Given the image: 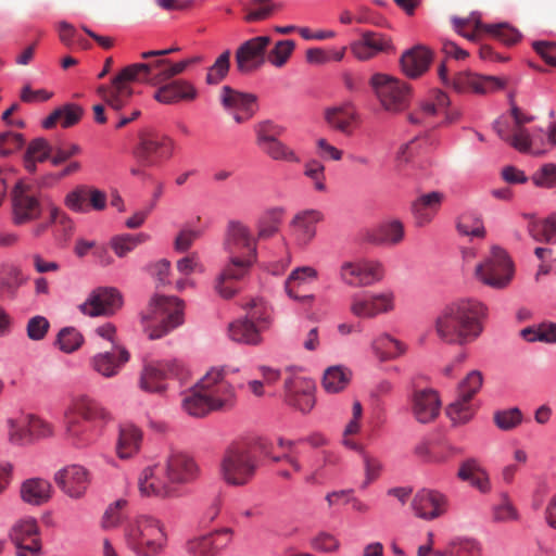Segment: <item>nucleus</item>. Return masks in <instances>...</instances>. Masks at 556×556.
I'll list each match as a JSON object with an SVG mask.
<instances>
[{
  "mask_svg": "<svg viewBox=\"0 0 556 556\" xmlns=\"http://www.w3.org/2000/svg\"><path fill=\"white\" fill-rule=\"evenodd\" d=\"M488 306L472 298H462L444 305L433 319L438 339L447 345L465 346L483 333Z\"/></svg>",
  "mask_w": 556,
  "mask_h": 556,
  "instance_id": "f257e3e1",
  "label": "nucleus"
},
{
  "mask_svg": "<svg viewBox=\"0 0 556 556\" xmlns=\"http://www.w3.org/2000/svg\"><path fill=\"white\" fill-rule=\"evenodd\" d=\"M110 420L111 414L96 400L87 395L73 397L63 414L65 438L75 447H88Z\"/></svg>",
  "mask_w": 556,
  "mask_h": 556,
  "instance_id": "f03ea898",
  "label": "nucleus"
},
{
  "mask_svg": "<svg viewBox=\"0 0 556 556\" xmlns=\"http://www.w3.org/2000/svg\"><path fill=\"white\" fill-rule=\"evenodd\" d=\"M152 58L144 63H134L125 66L111 81L110 85H100L98 94L112 109L118 111L124 108L131 98L134 90L129 85L131 81H139L152 86L160 85L165 79H159V74L167 67V60Z\"/></svg>",
  "mask_w": 556,
  "mask_h": 556,
  "instance_id": "7ed1b4c3",
  "label": "nucleus"
},
{
  "mask_svg": "<svg viewBox=\"0 0 556 556\" xmlns=\"http://www.w3.org/2000/svg\"><path fill=\"white\" fill-rule=\"evenodd\" d=\"M126 547L136 556H159L168 543L165 523L151 515H139L124 526Z\"/></svg>",
  "mask_w": 556,
  "mask_h": 556,
  "instance_id": "20e7f679",
  "label": "nucleus"
},
{
  "mask_svg": "<svg viewBox=\"0 0 556 556\" xmlns=\"http://www.w3.org/2000/svg\"><path fill=\"white\" fill-rule=\"evenodd\" d=\"M185 303L174 295H153L141 312V326L151 340L160 339L184 323Z\"/></svg>",
  "mask_w": 556,
  "mask_h": 556,
  "instance_id": "39448f33",
  "label": "nucleus"
},
{
  "mask_svg": "<svg viewBox=\"0 0 556 556\" xmlns=\"http://www.w3.org/2000/svg\"><path fill=\"white\" fill-rule=\"evenodd\" d=\"M258 463L250 446L244 444L230 445L220 460V475L229 485L247 484L254 476Z\"/></svg>",
  "mask_w": 556,
  "mask_h": 556,
  "instance_id": "423d86ee",
  "label": "nucleus"
},
{
  "mask_svg": "<svg viewBox=\"0 0 556 556\" xmlns=\"http://www.w3.org/2000/svg\"><path fill=\"white\" fill-rule=\"evenodd\" d=\"M247 315L243 319L231 323L228 327V336L232 341L244 344H258L261 333L269 323V312L261 302L252 300L245 306Z\"/></svg>",
  "mask_w": 556,
  "mask_h": 556,
  "instance_id": "0eeeda50",
  "label": "nucleus"
},
{
  "mask_svg": "<svg viewBox=\"0 0 556 556\" xmlns=\"http://www.w3.org/2000/svg\"><path fill=\"white\" fill-rule=\"evenodd\" d=\"M369 85L386 111L397 113L408 106L409 87L405 83L390 75L376 73Z\"/></svg>",
  "mask_w": 556,
  "mask_h": 556,
  "instance_id": "6e6552de",
  "label": "nucleus"
},
{
  "mask_svg": "<svg viewBox=\"0 0 556 556\" xmlns=\"http://www.w3.org/2000/svg\"><path fill=\"white\" fill-rule=\"evenodd\" d=\"M475 276L491 288L503 289L513 279V263L503 249L494 247L491 255L476 266Z\"/></svg>",
  "mask_w": 556,
  "mask_h": 556,
  "instance_id": "1a4fd4ad",
  "label": "nucleus"
},
{
  "mask_svg": "<svg viewBox=\"0 0 556 556\" xmlns=\"http://www.w3.org/2000/svg\"><path fill=\"white\" fill-rule=\"evenodd\" d=\"M438 75L445 86L452 87L458 93L484 94L504 87V83L495 76H482L469 71L459 72L448 78L445 63L440 64Z\"/></svg>",
  "mask_w": 556,
  "mask_h": 556,
  "instance_id": "9d476101",
  "label": "nucleus"
},
{
  "mask_svg": "<svg viewBox=\"0 0 556 556\" xmlns=\"http://www.w3.org/2000/svg\"><path fill=\"white\" fill-rule=\"evenodd\" d=\"M381 263L374 260L344 261L338 270L340 281L352 288L369 287L383 278Z\"/></svg>",
  "mask_w": 556,
  "mask_h": 556,
  "instance_id": "9b49d317",
  "label": "nucleus"
},
{
  "mask_svg": "<svg viewBox=\"0 0 556 556\" xmlns=\"http://www.w3.org/2000/svg\"><path fill=\"white\" fill-rule=\"evenodd\" d=\"M184 374V365L176 359L151 362L143 367L140 387L147 392L161 393L167 388V379L172 377L182 378Z\"/></svg>",
  "mask_w": 556,
  "mask_h": 556,
  "instance_id": "f8f14e48",
  "label": "nucleus"
},
{
  "mask_svg": "<svg viewBox=\"0 0 556 556\" xmlns=\"http://www.w3.org/2000/svg\"><path fill=\"white\" fill-rule=\"evenodd\" d=\"M286 403L306 414L315 406V383L312 379L289 372L283 380Z\"/></svg>",
  "mask_w": 556,
  "mask_h": 556,
  "instance_id": "ddd939ff",
  "label": "nucleus"
},
{
  "mask_svg": "<svg viewBox=\"0 0 556 556\" xmlns=\"http://www.w3.org/2000/svg\"><path fill=\"white\" fill-rule=\"evenodd\" d=\"M123 305L121 292L112 287H99L92 290L78 309L88 317L112 316Z\"/></svg>",
  "mask_w": 556,
  "mask_h": 556,
  "instance_id": "4468645a",
  "label": "nucleus"
},
{
  "mask_svg": "<svg viewBox=\"0 0 556 556\" xmlns=\"http://www.w3.org/2000/svg\"><path fill=\"white\" fill-rule=\"evenodd\" d=\"M394 294L392 292L354 293L350 299V312L353 316L362 319H371L379 314L393 311Z\"/></svg>",
  "mask_w": 556,
  "mask_h": 556,
  "instance_id": "2eb2a0df",
  "label": "nucleus"
},
{
  "mask_svg": "<svg viewBox=\"0 0 556 556\" xmlns=\"http://www.w3.org/2000/svg\"><path fill=\"white\" fill-rule=\"evenodd\" d=\"M224 249L228 255L257 258V239L250 228L239 220H229L225 231Z\"/></svg>",
  "mask_w": 556,
  "mask_h": 556,
  "instance_id": "dca6fc26",
  "label": "nucleus"
},
{
  "mask_svg": "<svg viewBox=\"0 0 556 556\" xmlns=\"http://www.w3.org/2000/svg\"><path fill=\"white\" fill-rule=\"evenodd\" d=\"M41 204L29 185L17 182L12 191V220L21 226L37 219Z\"/></svg>",
  "mask_w": 556,
  "mask_h": 556,
  "instance_id": "f3484780",
  "label": "nucleus"
},
{
  "mask_svg": "<svg viewBox=\"0 0 556 556\" xmlns=\"http://www.w3.org/2000/svg\"><path fill=\"white\" fill-rule=\"evenodd\" d=\"M167 481L177 492L179 486L194 482L200 476V469L194 459L184 452H172L164 464Z\"/></svg>",
  "mask_w": 556,
  "mask_h": 556,
  "instance_id": "a211bd4d",
  "label": "nucleus"
},
{
  "mask_svg": "<svg viewBox=\"0 0 556 556\" xmlns=\"http://www.w3.org/2000/svg\"><path fill=\"white\" fill-rule=\"evenodd\" d=\"M255 262L254 257L229 255L228 263L216 278V292L224 299L232 298L238 292L233 282L243 279Z\"/></svg>",
  "mask_w": 556,
  "mask_h": 556,
  "instance_id": "6ab92c4d",
  "label": "nucleus"
},
{
  "mask_svg": "<svg viewBox=\"0 0 556 556\" xmlns=\"http://www.w3.org/2000/svg\"><path fill=\"white\" fill-rule=\"evenodd\" d=\"M199 383L214 410L232 404L235 389L225 380L223 369L212 368L199 380Z\"/></svg>",
  "mask_w": 556,
  "mask_h": 556,
  "instance_id": "aec40b11",
  "label": "nucleus"
},
{
  "mask_svg": "<svg viewBox=\"0 0 556 556\" xmlns=\"http://www.w3.org/2000/svg\"><path fill=\"white\" fill-rule=\"evenodd\" d=\"M54 481L65 495L80 500L86 495L91 478L85 467L70 465L55 472Z\"/></svg>",
  "mask_w": 556,
  "mask_h": 556,
  "instance_id": "412c9836",
  "label": "nucleus"
},
{
  "mask_svg": "<svg viewBox=\"0 0 556 556\" xmlns=\"http://www.w3.org/2000/svg\"><path fill=\"white\" fill-rule=\"evenodd\" d=\"M173 150V141L157 132H147L140 137L135 156L143 166H153L159 159L169 157Z\"/></svg>",
  "mask_w": 556,
  "mask_h": 556,
  "instance_id": "4be33fe9",
  "label": "nucleus"
},
{
  "mask_svg": "<svg viewBox=\"0 0 556 556\" xmlns=\"http://www.w3.org/2000/svg\"><path fill=\"white\" fill-rule=\"evenodd\" d=\"M271 38L257 36L244 41L236 51V64L240 73H250L261 67L266 60V50Z\"/></svg>",
  "mask_w": 556,
  "mask_h": 556,
  "instance_id": "5701e85b",
  "label": "nucleus"
},
{
  "mask_svg": "<svg viewBox=\"0 0 556 556\" xmlns=\"http://www.w3.org/2000/svg\"><path fill=\"white\" fill-rule=\"evenodd\" d=\"M220 102L238 124L249 121L256 111V97L254 94L240 92L229 86L222 88Z\"/></svg>",
  "mask_w": 556,
  "mask_h": 556,
  "instance_id": "b1692460",
  "label": "nucleus"
},
{
  "mask_svg": "<svg viewBox=\"0 0 556 556\" xmlns=\"http://www.w3.org/2000/svg\"><path fill=\"white\" fill-rule=\"evenodd\" d=\"M139 491L144 496L170 497L176 495L162 464L146 467L138 479Z\"/></svg>",
  "mask_w": 556,
  "mask_h": 556,
  "instance_id": "393cba45",
  "label": "nucleus"
},
{
  "mask_svg": "<svg viewBox=\"0 0 556 556\" xmlns=\"http://www.w3.org/2000/svg\"><path fill=\"white\" fill-rule=\"evenodd\" d=\"M353 55L359 61H368L379 53H390L394 47L390 37L384 34L365 30L351 43Z\"/></svg>",
  "mask_w": 556,
  "mask_h": 556,
  "instance_id": "a878e982",
  "label": "nucleus"
},
{
  "mask_svg": "<svg viewBox=\"0 0 556 556\" xmlns=\"http://www.w3.org/2000/svg\"><path fill=\"white\" fill-rule=\"evenodd\" d=\"M324 219L318 210H304L296 213L290 222V237L301 248L308 245L317 233V224Z\"/></svg>",
  "mask_w": 556,
  "mask_h": 556,
  "instance_id": "bb28decb",
  "label": "nucleus"
},
{
  "mask_svg": "<svg viewBox=\"0 0 556 556\" xmlns=\"http://www.w3.org/2000/svg\"><path fill=\"white\" fill-rule=\"evenodd\" d=\"M232 534V529L224 528L214 534L193 538L186 543V552L190 556H215L230 543Z\"/></svg>",
  "mask_w": 556,
  "mask_h": 556,
  "instance_id": "cd10ccee",
  "label": "nucleus"
},
{
  "mask_svg": "<svg viewBox=\"0 0 556 556\" xmlns=\"http://www.w3.org/2000/svg\"><path fill=\"white\" fill-rule=\"evenodd\" d=\"M412 508L417 517L432 520L446 511L447 500L438 491L422 489L415 494Z\"/></svg>",
  "mask_w": 556,
  "mask_h": 556,
  "instance_id": "c85d7f7f",
  "label": "nucleus"
},
{
  "mask_svg": "<svg viewBox=\"0 0 556 556\" xmlns=\"http://www.w3.org/2000/svg\"><path fill=\"white\" fill-rule=\"evenodd\" d=\"M129 361L128 351L122 345H114L109 351L100 352L90 358L92 369L105 378L116 376Z\"/></svg>",
  "mask_w": 556,
  "mask_h": 556,
  "instance_id": "c756f323",
  "label": "nucleus"
},
{
  "mask_svg": "<svg viewBox=\"0 0 556 556\" xmlns=\"http://www.w3.org/2000/svg\"><path fill=\"white\" fill-rule=\"evenodd\" d=\"M11 539L14 544H24L29 541V545H25L28 551L16 552L17 556H39L41 552V542L39 539V527L35 518H26L14 525L11 531Z\"/></svg>",
  "mask_w": 556,
  "mask_h": 556,
  "instance_id": "7c9ffc66",
  "label": "nucleus"
},
{
  "mask_svg": "<svg viewBox=\"0 0 556 556\" xmlns=\"http://www.w3.org/2000/svg\"><path fill=\"white\" fill-rule=\"evenodd\" d=\"M410 402L412 413L416 420L421 424L434 420L440 413L441 402L434 390H415Z\"/></svg>",
  "mask_w": 556,
  "mask_h": 556,
  "instance_id": "2f4dec72",
  "label": "nucleus"
},
{
  "mask_svg": "<svg viewBox=\"0 0 556 556\" xmlns=\"http://www.w3.org/2000/svg\"><path fill=\"white\" fill-rule=\"evenodd\" d=\"M511 115L515 121L511 146L520 152H531L533 154L543 153L545 150L538 147V140H541V135H530L527 129L522 127L523 124L531 122L532 118L523 115L516 106L511 109Z\"/></svg>",
  "mask_w": 556,
  "mask_h": 556,
  "instance_id": "473e14b6",
  "label": "nucleus"
},
{
  "mask_svg": "<svg viewBox=\"0 0 556 556\" xmlns=\"http://www.w3.org/2000/svg\"><path fill=\"white\" fill-rule=\"evenodd\" d=\"M444 194L440 191H431L419 195L412 203V214L417 227L429 225L438 214Z\"/></svg>",
  "mask_w": 556,
  "mask_h": 556,
  "instance_id": "72a5a7b5",
  "label": "nucleus"
},
{
  "mask_svg": "<svg viewBox=\"0 0 556 556\" xmlns=\"http://www.w3.org/2000/svg\"><path fill=\"white\" fill-rule=\"evenodd\" d=\"M143 434L136 425L126 422L118 428L115 452L119 459L126 460L136 456L141 447Z\"/></svg>",
  "mask_w": 556,
  "mask_h": 556,
  "instance_id": "f704fd0d",
  "label": "nucleus"
},
{
  "mask_svg": "<svg viewBox=\"0 0 556 556\" xmlns=\"http://www.w3.org/2000/svg\"><path fill=\"white\" fill-rule=\"evenodd\" d=\"M198 91L195 87L184 79H177L160 87L154 99L160 103L173 104L178 101H192L197 98Z\"/></svg>",
  "mask_w": 556,
  "mask_h": 556,
  "instance_id": "c9c22d12",
  "label": "nucleus"
},
{
  "mask_svg": "<svg viewBox=\"0 0 556 556\" xmlns=\"http://www.w3.org/2000/svg\"><path fill=\"white\" fill-rule=\"evenodd\" d=\"M31 413L18 412L7 419L8 440L16 446L33 444Z\"/></svg>",
  "mask_w": 556,
  "mask_h": 556,
  "instance_id": "e433bc0d",
  "label": "nucleus"
},
{
  "mask_svg": "<svg viewBox=\"0 0 556 556\" xmlns=\"http://www.w3.org/2000/svg\"><path fill=\"white\" fill-rule=\"evenodd\" d=\"M432 52L425 46H416L403 53L401 66L404 74L410 78L422 75L429 67Z\"/></svg>",
  "mask_w": 556,
  "mask_h": 556,
  "instance_id": "4c0bfd02",
  "label": "nucleus"
},
{
  "mask_svg": "<svg viewBox=\"0 0 556 556\" xmlns=\"http://www.w3.org/2000/svg\"><path fill=\"white\" fill-rule=\"evenodd\" d=\"M404 225L399 219L380 224L377 228L367 230L365 239L375 244H399L404 238Z\"/></svg>",
  "mask_w": 556,
  "mask_h": 556,
  "instance_id": "58836bf2",
  "label": "nucleus"
},
{
  "mask_svg": "<svg viewBox=\"0 0 556 556\" xmlns=\"http://www.w3.org/2000/svg\"><path fill=\"white\" fill-rule=\"evenodd\" d=\"M325 117L330 127L342 134L351 135L353 132V125L357 119V113L352 103L346 102L327 109Z\"/></svg>",
  "mask_w": 556,
  "mask_h": 556,
  "instance_id": "ea45409f",
  "label": "nucleus"
},
{
  "mask_svg": "<svg viewBox=\"0 0 556 556\" xmlns=\"http://www.w3.org/2000/svg\"><path fill=\"white\" fill-rule=\"evenodd\" d=\"M522 217L528 219V232L534 240L547 243L556 242V213L541 220L528 213L522 214Z\"/></svg>",
  "mask_w": 556,
  "mask_h": 556,
  "instance_id": "a19ab883",
  "label": "nucleus"
},
{
  "mask_svg": "<svg viewBox=\"0 0 556 556\" xmlns=\"http://www.w3.org/2000/svg\"><path fill=\"white\" fill-rule=\"evenodd\" d=\"M52 495V486L49 481L40 478H31L23 482L21 486L22 500L30 505H42Z\"/></svg>",
  "mask_w": 556,
  "mask_h": 556,
  "instance_id": "79ce46f5",
  "label": "nucleus"
},
{
  "mask_svg": "<svg viewBox=\"0 0 556 556\" xmlns=\"http://www.w3.org/2000/svg\"><path fill=\"white\" fill-rule=\"evenodd\" d=\"M181 405L193 417H203L214 410L199 382L182 393Z\"/></svg>",
  "mask_w": 556,
  "mask_h": 556,
  "instance_id": "37998d69",
  "label": "nucleus"
},
{
  "mask_svg": "<svg viewBox=\"0 0 556 556\" xmlns=\"http://www.w3.org/2000/svg\"><path fill=\"white\" fill-rule=\"evenodd\" d=\"M317 275V270L311 266H302L293 269L285 283L287 294L291 299L300 302H311L314 296L311 294L301 295L299 294V289L307 279H316Z\"/></svg>",
  "mask_w": 556,
  "mask_h": 556,
  "instance_id": "c03bdc74",
  "label": "nucleus"
},
{
  "mask_svg": "<svg viewBox=\"0 0 556 556\" xmlns=\"http://www.w3.org/2000/svg\"><path fill=\"white\" fill-rule=\"evenodd\" d=\"M371 351L380 362H387L403 355L406 352V346L384 332L372 340Z\"/></svg>",
  "mask_w": 556,
  "mask_h": 556,
  "instance_id": "a18cd8bd",
  "label": "nucleus"
},
{
  "mask_svg": "<svg viewBox=\"0 0 556 556\" xmlns=\"http://www.w3.org/2000/svg\"><path fill=\"white\" fill-rule=\"evenodd\" d=\"M83 109L73 103L65 104L55 109L47 118L42 121V127L51 129L60 124L63 128H68L77 124L83 116Z\"/></svg>",
  "mask_w": 556,
  "mask_h": 556,
  "instance_id": "49530a36",
  "label": "nucleus"
},
{
  "mask_svg": "<svg viewBox=\"0 0 556 556\" xmlns=\"http://www.w3.org/2000/svg\"><path fill=\"white\" fill-rule=\"evenodd\" d=\"M53 152V147L45 138H37L33 140L26 151L24 163L28 172L33 173L36 169V162H43L48 160Z\"/></svg>",
  "mask_w": 556,
  "mask_h": 556,
  "instance_id": "de8ad7c7",
  "label": "nucleus"
},
{
  "mask_svg": "<svg viewBox=\"0 0 556 556\" xmlns=\"http://www.w3.org/2000/svg\"><path fill=\"white\" fill-rule=\"evenodd\" d=\"M350 379V370L342 366H332L324 374L323 387L328 393H338L349 384Z\"/></svg>",
  "mask_w": 556,
  "mask_h": 556,
  "instance_id": "09e8293b",
  "label": "nucleus"
},
{
  "mask_svg": "<svg viewBox=\"0 0 556 556\" xmlns=\"http://www.w3.org/2000/svg\"><path fill=\"white\" fill-rule=\"evenodd\" d=\"M475 414L471 400L458 393L457 399L446 408V415L453 424H466Z\"/></svg>",
  "mask_w": 556,
  "mask_h": 556,
  "instance_id": "8fccbe9b",
  "label": "nucleus"
},
{
  "mask_svg": "<svg viewBox=\"0 0 556 556\" xmlns=\"http://www.w3.org/2000/svg\"><path fill=\"white\" fill-rule=\"evenodd\" d=\"M261 149L274 161H282L289 163L300 162V157L295 151L277 138H274L266 144L262 146Z\"/></svg>",
  "mask_w": 556,
  "mask_h": 556,
  "instance_id": "3c124183",
  "label": "nucleus"
},
{
  "mask_svg": "<svg viewBox=\"0 0 556 556\" xmlns=\"http://www.w3.org/2000/svg\"><path fill=\"white\" fill-rule=\"evenodd\" d=\"M148 239L149 236L142 232L137 235L126 233L113 237L110 244L118 257H124L136 247L146 242Z\"/></svg>",
  "mask_w": 556,
  "mask_h": 556,
  "instance_id": "603ef678",
  "label": "nucleus"
},
{
  "mask_svg": "<svg viewBox=\"0 0 556 556\" xmlns=\"http://www.w3.org/2000/svg\"><path fill=\"white\" fill-rule=\"evenodd\" d=\"M520 334L528 342L556 343V324L543 323L539 326L527 327L521 330Z\"/></svg>",
  "mask_w": 556,
  "mask_h": 556,
  "instance_id": "864d4df0",
  "label": "nucleus"
},
{
  "mask_svg": "<svg viewBox=\"0 0 556 556\" xmlns=\"http://www.w3.org/2000/svg\"><path fill=\"white\" fill-rule=\"evenodd\" d=\"M456 229L462 236L483 238L485 229L482 220L475 214H462L456 220Z\"/></svg>",
  "mask_w": 556,
  "mask_h": 556,
  "instance_id": "5fc2aeb1",
  "label": "nucleus"
},
{
  "mask_svg": "<svg viewBox=\"0 0 556 556\" xmlns=\"http://www.w3.org/2000/svg\"><path fill=\"white\" fill-rule=\"evenodd\" d=\"M230 51H224L214 62L212 66L207 68L205 81L208 85H217L223 81L230 67Z\"/></svg>",
  "mask_w": 556,
  "mask_h": 556,
  "instance_id": "6e6d98bb",
  "label": "nucleus"
},
{
  "mask_svg": "<svg viewBox=\"0 0 556 556\" xmlns=\"http://www.w3.org/2000/svg\"><path fill=\"white\" fill-rule=\"evenodd\" d=\"M281 214L282 211L280 208L267 211L257 223L256 239H268L273 237L278 230Z\"/></svg>",
  "mask_w": 556,
  "mask_h": 556,
  "instance_id": "4d7b16f0",
  "label": "nucleus"
},
{
  "mask_svg": "<svg viewBox=\"0 0 556 556\" xmlns=\"http://www.w3.org/2000/svg\"><path fill=\"white\" fill-rule=\"evenodd\" d=\"M295 49V42L291 39L279 40L267 55L268 62L275 67H282Z\"/></svg>",
  "mask_w": 556,
  "mask_h": 556,
  "instance_id": "13d9d810",
  "label": "nucleus"
},
{
  "mask_svg": "<svg viewBox=\"0 0 556 556\" xmlns=\"http://www.w3.org/2000/svg\"><path fill=\"white\" fill-rule=\"evenodd\" d=\"M492 517L496 522H510L519 519V514L507 493H503L500 503L494 505Z\"/></svg>",
  "mask_w": 556,
  "mask_h": 556,
  "instance_id": "bf43d9fd",
  "label": "nucleus"
},
{
  "mask_svg": "<svg viewBox=\"0 0 556 556\" xmlns=\"http://www.w3.org/2000/svg\"><path fill=\"white\" fill-rule=\"evenodd\" d=\"M485 33L492 35L494 38L507 46L517 43L521 38L520 33L516 28L505 23L489 24L485 26Z\"/></svg>",
  "mask_w": 556,
  "mask_h": 556,
  "instance_id": "052dcab7",
  "label": "nucleus"
},
{
  "mask_svg": "<svg viewBox=\"0 0 556 556\" xmlns=\"http://www.w3.org/2000/svg\"><path fill=\"white\" fill-rule=\"evenodd\" d=\"M127 505L125 500H117L111 504L101 518V528L103 530H112L117 528L124 521L123 508Z\"/></svg>",
  "mask_w": 556,
  "mask_h": 556,
  "instance_id": "680f3d73",
  "label": "nucleus"
},
{
  "mask_svg": "<svg viewBox=\"0 0 556 556\" xmlns=\"http://www.w3.org/2000/svg\"><path fill=\"white\" fill-rule=\"evenodd\" d=\"M84 342L83 334L75 328H64L58 334V344L65 353H72Z\"/></svg>",
  "mask_w": 556,
  "mask_h": 556,
  "instance_id": "e2e57ef3",
  "label": "nucleus"
},
{
  "mask_svg": "<svg viewBox=\"0 0 556 556\" xmlns=\"http://www.w3.org/2000/svg\"><path fill=\"white\" fill-rule=\"evenodd\" d=\"M494 422L501 430H511L522 421V414L519 408L514 407L505 410H498L494 414Z\"/></svg>",
  "mask_w": 556,
  "mask_h": 556,
  "instance_id": "0e129e2a",
  "label": "nucleus"
},
{
  "mask_svg": "<svg viewBox=\"0 0 556 556\" xmlns=\"http://www.w3.org/2000/svg\"><path fill=\"white\" fill-rule=\"evenodd\" d=\"M276 8L271 0H252L244 20L247 22L264 21L274 13Z\"/></svg>",
  "mask_w": 556,
  "mask_h": 556,
  "instance_id": "69168bd1",
  "label": "nucleus"
},
{
  "mask_svg": "<svg viewBox=\"0 0 556 556\" xmlns=\"http://www.w3.org/2000/svg\"><path fill=\"white\" fill-rule=\"evenodd\" d=\"M536 187L552 189L556 187V164L547 163L531 177Z\"/></svg>",
  "mask_w": 556,
  "mask_h": 556,
  "instance_id": "338daca9",
  "label": "nucleus"
},
{
  "mask_svg": "<svg viewBox=\"0 0 556 556\" xmlns=\"http://www.w3.org/2000/svg\"><path fill=\"white\" fill-rule=\"evenodd\" d=\"M447 556H480V547L473 540L460 539L448 545Z\"/></svg>",
  "mask_w": 556,
  "mask_h": 556,
  "instance_id": "774afa93",
  "label": "nucleus"
}]
</instances>
